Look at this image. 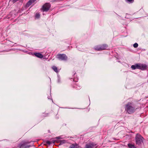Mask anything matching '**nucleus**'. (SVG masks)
Masks as SVG:
<instances>
[{"instance_id": "11", "label": "nucleus", "mask_w": 148, "mask_h": 148, "mask_svg": "<svg viewBox=\"0 0 148 148\" xmlns=\"http://www.w3.org/2000/svg\"><path fill=\"white\" fill-rule=\"evenodd\" d=\"M128 146L129 148H136L135 146L133 144L129 143L128 144Z\"/></svg>"}, {"instance_id": "4", "label": "nucleus", "mask_w": 148, "mask_h": 148, "mask_svg": "<svg viewBox=\"0 0 148 148\" xmlns=\"http://www.w3.org/2000/svg\"><path fill=\"white\" fill-rule=\"evenodd\" d=\"M107 47L106 45H103L101 46H98L96 47L95 49L98 51L102 50L105 49Z\"/></svg>"}, {"instance_id": "15", "label": "nucleus", "mask_w": 148, "mask_h": 148, "mask_svg": "<svg viewBox=\"0 0 148 148\" xmlns=\"http://www.w3.org/2000/svg\"><path fill=\"white\" fill-rule=\"evenodd\" d=\"M40 16V15L38 13H36V14L35 17L37 18H38Z\"/></svg>"}, {"instance_id": "18", "label": "nucleus", "mask_w": 148, "mask_h": 148, "mask_svg": "<svg viewBox=\"0 0 148 148\" xmlns=\"http://www.w3.org/2000/svg\"><path fill=\"white\" fill-rule=\"evenodd\" d=\"M46 143L49 145H50L51 144V142L49 141H47Z\"/></svg>"}, {"instance_id": "3", "label": "nucleus", "mask_w": 148, "mask_h": 148, "mask_svg": "<svg viewBox=\"0 0 148 148\" xmlns=\"http://www.w3.org/2000/svg\"><path fill=\"white\" fill-rule=\"evenodd\" d=\"M57 57L58 58L61 60H64L67 59V57L64 54L58 55Z\"/></svg>"}, {"instance_id": "12", "label": "nucleus", "mask_w": 148, "mask_h": 148, "mask_svg": "<svg viewBox=\"0 0 148 148\" xmlns=\"http://www.w3.org/2000/svg\"><path fill=\"white\" fill-rule=\"evenodd\" d=\"M52 69L55 72H58V69L55 66H53L52 67Z\"/></svg>"}, {"instance_id": "21", "label": "nucleus", "mask_w": 148, "mask_h": 148, "mask_svg": "<svg viewBox=\"0 0 148 148\" xmlns=\"http://www.w3.org/2000/svg\"><path fill=\"white\" fill-rule=\"evenodd\" d=\"M18 1V0H13V2L15 3L17 1Z\"/></svg>"}, {"instance_id": "5", "label": "nucleus", "mask_w": 148, "mask_h": 148, "mask_svg": "<svg viewBox=\"0 0 148 148\" xmlns=\"http://www.w3.org/2000/svg\"><path fill=\"white\" fill-rule=\"evenodd\" d=\"M50 7V5L49 3L45 4L42 7V10L43 11H47L49 9Z\"/></svg>"}, {"instance_id": "6", "label": "nucleus", "mask_w": 148, "mask_h": 148, "mask_svg": "<svg viewBox=\"0 0 148 148\" xmlns=\"http://www.w3.org/2000/svg\"><path fill=\"white\" fill-rule=\"evenodd\" d=\"M95 145L93 143L87 144L86 146V148H92Z\"/></svg>"}, {"instance_id": "10", "label": "nucleus", "mask_w": 148, "mask_h": 148, "mask_svg": "<svg viewBox=\"0 0 148 148\" xmlns=\"http://www.w3.org/2000/svg\"><path fill=\"white\" fill-rule=\"evenodd\" d=\"M35 0H30L27 3V5L28 6H29Z\"/></svg>"}, {"instance_id": "16", "label": "nucleus", "mask_w": 148, "mask_h": 148, "mask_svg": "<svg viewBox=\"0 0 148 148\" xmlns=\"http://www.w3.org/2000/svg\"><path fill=\"white\" fill-rule=\"evenodd\" d=\"M138 44L137 43H135L133 45L134 47L135 48L137 47L138 46Z\"/></svg>"}, {"instance_id": "19", "label": "nucleus", "mask_w": 148, "mask_h": 148, "mask_svg": "<svg viewBox=\"0 0 148 148\" xmlns=\"http://www.w3.org/2000/svg\"><path fill=\"white\" fill-rule=\"evenodd\" d=\"M29 147V146H28L27 147H23V145H22L21 146V147H20V148H21L22 147V148L24 147L25 148H27V147Z\"/></svg>"}, {"instance_id": "2", "label": "nucleus", "mask_w": 148, "mask_h": 148, "mask_svg": "<svg viewBox=\"0 0 148 148\" xmlns=\"http://www.w3.org/2000/svg\"><path fill=\"white\" fill-rule=\"evenodd\" d=\"M143 138L140 135L137 134L136 137V144L140 145L143 141Z\"/></svg>"}, {"instance_id": "13", "label": "nucleus", "mask_w": 148, "mask_h": 148, "mask_svg": "<svg viewBox=\"0 0 148 148\" xmlns=\"http://www.w3.org/2000/svg\"><path fill=\"white\" fill-rule=\"evenodd\" d=\"M140 64H136V69H140Z\"/></svg>"}, {"instance_id": "14", "label": "nucleus", "mask_w": 148, "mask_h": 148, "mask_svg": "<svg viewBox=\"0 0 148 148\" xmlns=\"http://www.w3.org/2000/svg\"><path fill=\"white\" fill-rule=\"evenodd\" d=\"M131 67L133 69H136V65H132Z\"/></svg>"}, {"instance_id": "7", "label": "nucleus", "mask_w": 148, "mask_h": 148, "mask_svg": "<svg viewBox=\"0 0 148 148\" xmlns=\"http://www.w3.org/2000/svg\"><path fill=\"white\" fill-rule=\"evenodd\" d=\"M34 55L36 57L39 58H42L43 57L42 55L39 53H34Z\"/></svg>"}, {"instance_id": "20", "label": "nucleus", "mask_w": 148, "mask_h": 148, "mask_svg": "<svg viewBox=\"0 0 148 148\" xmlns=\"http://www.w3.org/2000/svg\"><path fill=\"white\" fill-rule=\"evenodd\" d=\"M127 1L130 3H132L133 2L134 0H127Z\"/></svg>"}, {"instance_id": "17", "label": "nucleus", "mask_w": 148, "mask_h": 148, "mask_svg": "<svg viewBox=\"0 0 148 148\" xmlns=\"http://www.w3.org/2000/svg\"><path fill=\"white\" fill-rule=\"evenodd\" d=\"M66 141L65 140H62L61 141V144H63V143H66Z\"/></svg>"}, {"instance_id": "9", "label": "nucleus", "mask_w": 148, "mask_h": 148, "mask_svg": "<svg viewBox=\"0 0 148 148\" xmlns=\"http://www.w3.org/2000/svg\"><path fill=\"white\" fill-rule=\"evenodd\" d=\"M78 148V146L76 144H72L70 146V147H69V148Z\"/></svg>"}, {"instance_id": "1", "label": "nucleus", "mask_w": 148, "mask_h": 148, "mask_svg": "<svg viewBox=\"0 0 148 148\" xmlns=\"http://www.w3.org/2000/svg\"><path fill=\"white\" fill-rule=\"evenodd\" d=\"M125 110L129 113L131 114L135 111V108L131 103H128L126 105Z\"/></svg>"}, {"instance_id": "8", "label": "nucleus", "mask_w": 148, "mask_h": 148, "mask_svg": "<svg viewBox=\"0 0 148 148\" xmlns=\"http://www.w3.org/2000/svg\"><path fill=\"white\" fill-rule=\"evenodd\" d=\"M147 66L145 64H140V69L142 70H144L146 68Z\"/></svg>"}]
</instances>
